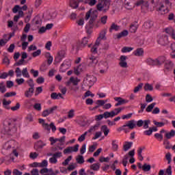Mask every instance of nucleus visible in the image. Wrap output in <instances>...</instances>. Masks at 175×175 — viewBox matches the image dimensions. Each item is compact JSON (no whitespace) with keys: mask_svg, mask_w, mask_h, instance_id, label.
<instances>
[{"mask_svg":"<svg viewBox=\"0 0 175 175\" xmlns=\"http://www.w3.org/2000/svg\"><path fill=\"white\" fill-rule=\"evenodd\" d=\"M146 63L151 66H161L164 64V69L166 72H172L173 68H174V63L170 59L166 60L165 56H159L156 59L148 58Z\"/></svg>","mask_w":175,"mask_h":175,"instance_id":"obj_1","label":"nucleus"},{"mask_svg":"<svg viewBox=\"0 0 175 175\" xmlns=\"http://www.w3.org/2000/svg\"><path fill=\"white\" fill-rule=\"evenodd\" d=\"M98 18V12L96 11L91 12V10H89L85 16V20L88 21H89V27H86V32L89 35H91L92 33V29L94 27H96V28H98L99 27V21H96Z\"/></svg>","mask_w":175,"mask_h":175,"instance_id":"obj_2","label":"nucleus"},{"mask_svg":"<svg viewBox=\"0 0 175 175\" xmlns=\"http://www.w3.org/2000/svg\"><path fill=\"white\" fill-rule=\"evenodd\" d=\"M17 132V127L14 125L13 120L10 119H6L3 122V126L1 128L2 135H12Z\"/></svg>","mask_w":175,"mask_h":175,"instance_id":"obj_3","label":"nucleus"},{"mask_svg":"<svg viewBox=\"0 0 175 175\" xmlns=\"http://www.w3.org/2000/svg\"><path fill=\"white\" fill-rule=\"evenodd\" d=\"M164 3L165 5L159 3L157 6H154L160 14H166V13H168L170 8H172L170 0H165Z\"/></svg>","mask_w":175,"mask_h":175,"instance_id":"obj_4","label":"nucleus"},{"mask_svg":"<svg viewBox=\"0 0 175 175\" xmlns=\"http://www.w3.org/2000/svg\"><path fill=\"white\" fill-rule=\"evenodd\" d=\"M150 3L153 8H150V4L148 1H144L143 0H139L137 1L136 5L137 6H141L142 11L146 12L148 10H154V8H155V1L154 0H151Z\"/></svg>","mask_w":175,"mask_h":175,"instance_id":"obj_5","label":"nucleus"},{"mask_svg":"<svg viewBox=\"0 0 175 175\" xmlns=\"http://www.w3.org/2000/svg\"><path fill=\"white\" fill-rule=\"evenodd\" d=\"M111 0H98L96 5L98 12H107L110 9Z\"/></svg>","mask_w":175,"mask_h":175,"instance_id":"obj_6","label":"nucleus"},{"mask_svg":"<svg viewBox=\"0 0 175 175\" xmlns=\"http://www.w3.org/2000/svg\"><path fill=\"white\" fill-rule=\"evenodd\" d=\"M157 43L161 46H167L169 44V37L166 34H159L157 36Z\"/></svg>","mask_w":175,"mask_h":175,"instance_id":"obj_7","label":"nucleus"},{"mask_svg":"<svg viewBox=\"0 0 175 175\" xmlns=\"http://www.w3.org/2000/svg\"><path fill=\"white\" fill-rule=\"evenodd\" d=\"M16 146H17V142H16V141L13 139H11L4 143L3 144L2 148L3 150H6L7 151H9L10 148H15Z\"/></svg>","mask_w":175,"mask_h":175,"instance_id":"obj_8","label":"nucleus"},{"mask_svg":"<svg viewBox=\"0 0 175 175\" xmlns=\"http://www.w3.org/2000/svg\"><path fill=\"white\" fill-rule=\"evenodd\" d=\"M65 57H66V52L62 50L57 53V56L55 57V61L57 64H59V62H61V61H62Z\"/></svg>","mask_w":175,"mask_h":175,"instance_id":"obj_9","label":"nucleus"},{"mask_svg":"<svg viewBox=\"0 0 175 175\" xmlns=\"http://www.w3.org/2000/svg\"><path fill=\"white\" fill-rule=\"evenodd\" d=\"M79 144H76L75 146H68L64 150V154H70V152H77L79 151Z\"/></svg>","mask_w":175,"mask_h":175,"instance_id":"obj_10","label":"nucleus"},{"mask_svg":"<svg viewBox=\"0 0 175 175\" xmlns=\"http://www.w3.org/2000/svg\"><path fill=\"white\" fill-rule=\"evenodd\" d=\"M162 122H157V120H153L154 125L157 126V128H162L165 126V125H167L169 124V121L166 119H161Z\"/></svg>","mask_w":175,"mask_h":175,"instance_id":"obj_11","label":"nucleus"},{"mask_svg":"<svg viewBox=\"0 0 175 175\" xmlns=\"http://www.w3.org/2000/svg\"><path fill=\"white\" fill-rule=\"evenodd\" d=\"M55 110H57V106L53 107L48 109H45L44 111H43L42 116V117H47V116H50V114L54 113Z\"/></svg>","mask_w":175,"mask_h":175,"instance_id":"obj_12","label":"nucleus"},{"mask_svg":"<svg viewBox=\"0 0 175 175\" xmlns=\"http://www.w3.org/2000/svg\"><path fill=\"white\" fill-rule=\"evenodd\" d=\"M88 63L89 64V66H95L98 64V58L95 56H90L88 59Z\"/></svg>","mask_w":175,"mask_h":175,"instance_id":"obj_13","label":"nucleus"},{"mask_svg":"<svg viewBox=\"0 0 175 175\" xmlns=\"http://www.w3.org/2000/svg\"><path fill=\"white\" fill-rule=\"evenodd\" d=\"M81 80L77 77H71L70 80L66 83V85H70V83L73 84V85H78L79 83H80Z\"/></svg>","mask_w":175,"mask_h":175,"instance_id":"obj_14","label":"nucleus"},{"mask_svg":"<svg viewBox=\"0 0 175 175\" xmlns=\"http://www.w3.org/2000/svg\"><path fill=\"white\" fill-rule=\"evenodd\" d=\"M107 32V31L106 30H103L100 31L98 38L96 40V44H100V41L106 38Z\"/></svg>","mask_w":175,"mask_h":175,"instance_id":"obj_15","label":"nucleus"},{"mask_svg":"<svg viewBox=\"0 0 175 175\" xmlns=\"http://www.w3.org/2000/svg\"><path fill=\"white\" fill-rule=\"evenodd\" d=\"M86 81H88L89 85H94V83L96 82V77L93 75H87Z\"/></svg>","mask_w":175,"mask_h":175,"instance_id":"obj_16","label":"nucleus"},{"mask_svg":"<svg viewBox=\"0 0 175 175\" xmlns=\"http://www.w3.org/2000/svg\"><path fill=\"white\" fill-rule=\"evenodd\" d=\"M126 56L122 55L120 57V62L119 63V65L121 66V68H128V63H126Z\"/></svg>","mask_w":175,"mask_h":175,"instance_id":"obj_17","label":"nucleus"},{"mask_svg":"<svg viewBox=\"0 0 175 175\" xmlns=\"http://www.w3.org/2000/svg\"><path fill=\"white\" fill-rule=\"evenodd\" d=\"M165 33H168V35L171 36L172 39L175 40V31L173 27H167L165 29Z\"/></svg>","mask_w":175,"mask_h":175,"instance_id":"obj_18","label":"nucleus"},{"mask_svg":"<svg viewBox=\"0 0 175 175\" xmlns=\"http://www.w3.org/2000/svg\"><path fill=\"white\" fill-rule=\"evenodd\" d=\"M116 116H117V113H116L114 111L104 112V118H105V120H107V118H113V117H116Z\"/></svg>","mask_w":175,"mask_h":175,"instance_id":"obj_19","label":"nucleus"},{"mask_svg":"<svg viewBox=\"0 0 175 175\" xmlns=\"http://www.w3.org/2000/svg\"><path fill=\"white\" fill-rule=\"evenodd\" d=\"M115 100H116V102H118L115 106L117 107L118 106H121V105H124L125 103H128V100L121 98V97H116L115 98Z\"/></svg>","mask_w":175,"mask_h":175,"instance_id":"obj_20","label":"nucleus"},{"mask_svg":"<svg viewBox=\"0 0 175 175\" xmlns=\"http://www.w3.org/2000/svg\"><path fill=\"white\" fill-rule=\"evenodd\" d=\"M46 146V144H44L42 141H38L35 143L34 144V148L38 151V150H40L42 148H44Z\"/></svg>","mask_w":175,"mask_h":175,"instance_id":"obj_21","label":"nucleus"},{"mask_svg":"<svg viewBox=\"0 0 175 175\" xmlns=\"http://www.w3.org/2000/svg\"><path fill=\"white\" fill-rule=\"evenodd\" d=\"M34 91L35 88H29V89L25 92V96L26 98H31L32 95H33Z\"/></svg>","mask_w":175,"mask_h":175,"instance_id":"obj_22","label":"nucleus"},{"mask_svg":"<svg viewBox=\"0 0 175 175\" xmlns=\"http://www.w3.org/2000/svg\"><path fill=\"white\" fill-rule=\"evenodd\" d=\"M133 54L135 57H142L144 55V50L142 48H138L133 51Z\"/></svg>","mask_w":175,"mask_h":175,"instance_id":"obj_23","label":"nucleus"},{"mask_svg":"<svg viewBox=\"0 0 175 175\" xmlns=\"http://www.w3.org/2000/svg\"><path fill=\"white\" fill-rule=\"evenodd\" d=\"M45 57L47 59L48 65H51L53 64V61H54V57L51 56V54H50V52H46L45 53Z\"/></svg>","mask_w":175,"mask_h":175,"instance_id":"obj_24","label":"nucleus"},{"mask_svg":"<svg viewBox=\"0 0 175 175\" xmlns=\"http://www.w3.org/2000/svg\"><path fill=\"white\" fill-rule=\"evenodd\" d=\"M145 149H146V147L142 146V147H139L137 150L138 159L139 161H143V159H144L142 154L143 152V150H145Z\"/></svg>","mask_w":175,"mask_h":175,"instance_id":"obj_25","label":"nucleus"},{"mask_svg":"<svg viewBox=\"0 0 175 175\" xmlns=\"http://www.w3.org/2000/svg\"><path fill=\"white\" fill-rule=\"evenodd\" d=\"M79 0H70V6L72 8V9H77L79 8Z\"/></svg>","mask_w":175,"mask_h":175,"instance_id":"obj_26","label":"nucleus"},{"mask_svg":"<svg viewBox=\"0 0 175 175\" xmlns=\"http://www.w3.org/2000/svg\"><path fill=\"white\" fill-rule=\"evenodd\" d=\"M137 28H139V25L137 23H135L131 25L129 31L131 32V33H135V32L137 31Z\"/></svg>","mask_w":175,"mask_h":175,"instance_id":"obj_27","label":"nucleus"},{"mask_svg":"<svg viewBox=\"0 0 175 175\" xmlns=\"http://www.w3.org/2000/svg\"><path fill=\"white\" fill-rule=\"evenodd\" d=\"M129 32L128 30H123L122 32L119 33L116 35L117 39H121V38H125V36H128Z\"/></svg>","mask_w":175,"mask_h":175,"instance_id":"obj_28","label":"nucleus"},{"mask_svg":"<svg viewBox=\"0 0 175 175\" xmlns=\"http://www.w3.org/2000/svg\"><path fill=\"white\" fill-rule=\"evenodd\" d=\"M126 126H128L129 129H133L136 126V121L135 120H129Z\"/></svg>","mask_w":175,"mask_h":175,"instance_id":"obj_29","label":"nucleus"},{"mask_svg":"<svg viewBox=\"0 0 175 175\" xmlns=\"http://www.w3.org/2000/svg\"><path fill=\"white\" fill-rule=\"evenodd\" d=\"M120 28H121L118 25H116V23H113L109 27V32H113V31H120Z\"/></svg>","mask_w":175,"mask_h":175,"instance_id":"obj_30","label":"nucleus"},{"mask_svg":"<svg viewBox=\"0 0 175 175\" xmlns=\"http://www.w3.org/2000/svg\"><path fill=\"white\" fill-rule=\"evenodd\" d=\"M39 123L42 124L43 128H44V129H46V131H50V126H49V124L47 123H44V120L42 118H40L38 120Z\"/></svg>","mask_w":175,"mask_h":175,"instance_id":"obj_31","label":"nucleus"},{"mask_svg":"<svg viewBox=\"0 0 175 175\" xmlns=\"http://www.w3.org/2000/svg\"><path fill=\"white\" fill-rule=\"evenodd\" d=\"M112 150L113 151H118V140H112L111 143Z\"/></svg>","mask_w":175,"mask_h":175,"instance_id":"obj_32","label":"nucleus"},{"mask_svg":"<svg viewBox=\"0 0 175 175\" xmlns=\"http://www.w3.org/2000/svg\"><path fill=\"white\" fill-rule=\"evenodd\" d=\"M22 76L26 79H29L30 75L29 72H28V68H24L22 70Z\"/></svg>","mask_w":175,"mask_h":175,"instance_id":"obj_33","label":"nucleus"},{"mask_svg":"<svg viewBox=\"0 0 175 175\" xmlns=\"http://www.w3.org/2000/svg\"><path fill=\"white\" fill-rule=\"evenodd\" d=\"M51 99H59V98L62 99L64 97H62V94H61V93L57 94L55 92H53L51 94Z\"/></svg>","mask_w":175,"mask_h":175,"instance_id":"obj_34","label":"nucleus"},{"mask_svg":"<svg viewBox=\"0 0 175 175\" xmlns=\"http://www.w3.org/2000/svg\"><path fill=\"white\" fill-rule=\"evenodd\" d=\"M101 131H102V132H103L105 136H107V135H109V133L110 132V129H109V128H107V125H103L101 126Z\"/></svg>","mask_w":175,"mask_h":175,"instance_id":"obj_35","label":"nucleus"},{"mask_svg":"<svg viewBox=\"0 0 175 175\" xmlns=\"http://www.w3.org/2000/svg\"><path fill=\"white\" fill-rule=\"evenodd\" d=\"M10 103H12L11 100H6V99L3 100V106L5 109H7V110L10 109V107L9 106Z\"/></svg>","mask_w":175,"mask_h":175,"instance_id":"obj_36","label":"nucleus"},{"mask_svg":"<svg viewBox=\"0 0 175 175\" xmlns=\"http://www.w3.org/2000/svg\"><path fill=\"white\" fill-rule=\"evenodd\" d=\"M165 137L167 140H169L171 137H174V130H171L170 133H165Z\"/></svg>","mask_w":175,"mask_h":175,"instance_id":"obj_37","label":"nucleus"},{"mask_svg":"<svg viewBox=\"0 0 175 175\" xmlns=\"http://www.w3.org/2000/svg\"><path fill=\"white\" fill-rule=\"evenodd\" d=\"M133 142H126L125 144L123 146L124 151H128L132 147Z\"/></svg>","mask_w":175,"mask_h":175,"instance_id":"obj_38","label":"nucleus"},{"mask_svg":"<svg viewBox=\"0 0 175 175\" xmlns=\"http://www.w3.org/2000/svg\"><path fill=\"white\" fill-rule=\"evenodd\" d=\"M0 92L1 94L6 92V83L5 82H0Z\"/></svg>","mask_w":175,"mask_h":175,"instance_id":"obj_39","label":"nucleus"},{"mask_svg":"<svg viewBox=\"0 0 175 175\" xmlns=\"http://www.w3.org/2000/svg\"><path fill=\"white\" fill-rule=\"evenodd\" d=\"M99 129V124H96L94 126H91L90 129L88 131V133H91L92 132H95Z\"/></svg>","mask_w":175,"mask_h":175,"instance_id":"obj_40","label":"nucleus"},{"mask_svg":"<svg viewBox=\"0 0 175 175\" xmlns=\"http://www.w3.org/2000/svg\"><path fill=\"white\" fill-rule=\"evenodd\" d=\"M152 25H154V22H152L151 21H148L147 22H145L144 24V27L146 29H150V28H151L152 27Z\"/></svg>","mask_w":175,"mask_h":175,"instance_id":"obj_41","label":"nucleus"},{"mask_svg":"<svg viewBox=\"0 0 175 175\" xmlns=\"http://www.w3.org/2000/svg\"><path fill=\"white\" fill-rule=\"evenodd\" d=\"M156 105H157V103H152V104L149 105L146 107V111H147V113H151V111H152V109H154V107H155Z\"/></svg>","mask_w":175,"mask_h":175,"instance_id":"obj_42","label":"nucleus"},{"mask_svg":"<svg viewBox=\"0 0 175 175\" xmlns=\"http://www.w3.org/2000/svg\"><path fill=\"white\" fill-rule=\"evenodd\" d=\"M100 168V165H99V163H94L90 165V169L92 170H94V172H98V170H99Z\"/></svg>","mask_w":175,"mask_h":175,"instance_id":"obj_43","label":"nucleus"},{"mask_svg":"<svg viewBox=\"0 0 175 175\" xmlns=\"http://www.w3.org/2000/svg\"><path fill=\"white\" fill-rule=\"evenodd\" d=\"M163 145L165 146V148H166V150H170V148H172L170 142H169L167 139H164Z\"/></svg>","mask_w":175,"mask_h":175,"instance_id":"obj_44","label":"nucleus"},{"mask_svg":"<svg viewBox=\"0 0 175 175\" xmlns=\"http://www.w3.org/2000/svg\"><path fill=\"white\" fill-rule=\"evenodd\" d=\"M82 71H83V69L81 68V66H79L74 68V73L77 76H79V75H80V73H81Z\"/></svg>","mask_w":175,"mask_h":175,"instance_id":"obj_45","label":"nucleus"},{"mask_svg":"<svg viewBox=\"0 0 175 175\" xmlns=\"http://www.w3.org/2000/svg\"><path fill=\"white\" fill-rule=\"evenodd\" d=\"M57 17V12H53L52 13H50L49 16L46 17V20L50 21V20H54Z\"/></svg>","mask_w":175,"mask_h":175,"instance_id":"obj_46","label":"nucleus"},{"mask_svg":"<svg viewBox=\"0 0 175 175\" xmlns=\"http://www.w3.org/2000/svg\"><path fill=\"white\" fill-rule=\"evenodd\" d=\"M69 68L68 66H66L65 64L62 63V65L60 66L59 71L62 72V73H64V72H66L68 69Z\"/></svg>","mask_w":175,"mask_h":175,"instance_id":"obj_47","label":"nucleus"},{"mask_svg":"<svg viewBox=\"0 0 175 175\" xmlns=\"http://www.w3.org/2000/svg\"><path fill=\"white\" fill-rule=\"evenodd\" d=\"M99 46V44H96V41L94 44V45L91 49V52L92 54H96L98 53V47Z\"/></svg>","mask_w":175,"mask_h":175,"instance_id":"obj_48","label":"nucleus"},{"mask_svg":"<svg viewBox=\"0 0 175 175\" xmlns=\"http://www.w3.org/2000/svg\"><path fill=\"white\" fill-rule=\"evenodd\" d=\"M88 134V131H85L83 134H82L79 138H78V142H84L85 140V136Z\"/></svg>","mask_w":175,"mask_h":175,"instance_id":"obj_49","label":"nucleus"},{"mask_svg":"<svg viewBox=\"0 0 175 175\" xmlns=\"http://www.w3.org/2000/svg\"><path fill=\"white\" fill-rule=\"evenodd\" d=\"M126 127V124H124L123 126L118 127L117 131L118 132H122V131H124V132L126 133L128 132V129Z\"/></svg>","mask_w":175,"mask_h":175,"instance_id":"obj_50","label":"nucleus"},{"mask_svg":"<svg viewBox=\"0 0 175 175\" xmlns=\"http://www.w3.org/2000/svg\"><path fill=\"white\" fill-rule=\"evenodd\" d=\"M142 170H144V172H150V170H151V165H147V163H144L142 165Z\"/></svg>","mask_w":175,"mask_h":175,"instance_id":"obj_51","label":"nucleus"},{"mask_svg":"<svg viewBox=\"0 0 175 175\" xmlns=\"http://www.w3.org/2000/svg\"><path fill=\"white\" fill-rule=\"evenodd\" d=\"M133 50V48L129 46H124L122 49V53H131Z\"/></svg>","mask_w":175,"mask_h":175,"instance_id":"obj_52","label":"nucleus"},{"mask_svg":"<svg viewBox=\"0 0 175 175\" xmlns=\"http://www.w3.org/2000/svg\"><path fill=\"white\" fill-rule=\"evenodd\" d=\"M98 25L100 24V23L103 25L106 24L107 23V16H102L100 20H98Z\"/></svg>","mask_w":175,"mask_h":175,"instance_id":"obj_53","label":"nucleus"},{"mask_svg":"<svg viewBox=\"0 0 175 175\" xmlns=\"http://www.w3.org/2000/svg\"><path fill=\"white\" fill-rule=\"evenodd\" d=\"M27 83L28 84L29 88H35V83H33V79H29L27 81Z\"/></svg>","mask_w":175,"mask_h":175,"instance_id":"obj_54","label":"nucleus"},{"mask_svg":"<svg viewBox=\"0 0 175 175\" xmlns=\"http://www.w3.org/2000/svg\"><path fill=\"white\" fill-rule=\"evenodd\" d=\"M72 156H69L65 161L62 163L63 166H68L69 165V162L72 161Z\"/></svg>","mask_w":175,"mask_h":175,"instance_id":"obj_55","label":"nucleus"},{"mask_svg":"<svg viewBox=\"0 0 175 175\" xmlns=\"http://www.w3.org/2000/svg\"><path fill=\"white\" fill-rule=\"evenodd\" d=\"M145 91H152L154 90V87H152L150 84L146 83L144 85Z\"/></svg>","mask_w":175,"mask_h":175,"instance_id":"obj_56","label":"nucleus"},{"mask_svg":"<svg viewBox=\"0 0 175 175\" xmlns=\"http://www.w3.org/2000/svg\"><path fill=\"white\" fill-rule=\"evenodd\" d=\"M30 73L33 76V77H38V76H39V71L34 70L33 68L30 70Z\"/></svg>","mask_w":175,"mask_h":175,"instance_id":"obj_57","label":"nucleus"},{"mask_svg":"<svg viewBox=\"0 0 175 175\" xmlns=\"http://www.w3.org/2000/svg\"><path fill=\"white\" fill-rule=\"evenodd\" d=\"M154 137L157 139V140H159V142H162V140H163V135L161 133H155Z\"/></svg>","mask_w":175,"mask_h":175,"instance_id":"obj_58","label":"nucleus"},{"mask_svg":"<svg viewBox=\"0 0 175 175\" xmlns=\"http://www.w3.org/2000/svg\"><path fill=\"white\" fill-rule=\"evenodd\" d=\"M22 72L21 69L18 67H17L15 70V73L16 75V77H21L22 76Z\"/></svg>","mask_w":175,"mask_h":175,"instance_id":"obj_59","label":"nucleus"},{"mask_svg":"<svg viewBox=\"0 0 175 175\" xmlns=\"http://www.w3.org/2000/svg\"><path fill=\"white\" fill-rule=\"evenodd\" d=\"M50 155H52L54 158L57 159V158H61L62 157V152H56L53 154H50Z\"/></svg>","mask_w":175,"mask_h":175,"instance_id":"obj_60","label":"nucleus"},{"mask_svg":"<svg viewBox=\"0 0 175 175\" xmlns=\"http://www.w3.org/2000/svg\"><path fill=\"white\" fill-rule=\"evenodd\" d=\"M33 109L37 110V111H40L42 110V105H40V103H35L33 105Z\"/></svg>","mask_w":175,"mask_h":175,"instance_id":"obj_61","label":"nucleus"},{"mask_svg":"<svg viewBox=\"0 0 175 175\" xmlns=\"http://www.w3.org/2000/svg\"><path fill=\"white\" fill-rule=\"evenodd\" d=\"M96 103L98 105V106L96 107V109H97L99 106H105V103H106V102L103 100H97Z\"/></svg>","mask_w":175,"mask_h":175,"instance_id":"obj_62","label":"nucleus"},{"mask_svg":"<svg viewBox=\"0 0 175 175\" xmlns=\"http://www.w3.org/2000/svg\"><path fill=\"white\" fill-rule=\"evenodd\" d=\"M77 163L81 164L84 162V157L81 155H79L76 159Z\"/></svg>","mask_w":175,"mask_h":175,"instance_id":"obj_63","label":"nucleus"},{"mask_svg":"<svg viewBox=\"0 0 175 175\" xmlns=\"http://www.w3.org/2000/svg\"><path fill=\"white\" fill-rule=\"evenodd\" d=\"M150 122H151L148 120H144V124L142 125V126H144V129H148V125H150Z\"/></svg>","mask_w":175,"mask_h":175,"instance_id":"obj_64","label":"nucleus"}]
</instances>
